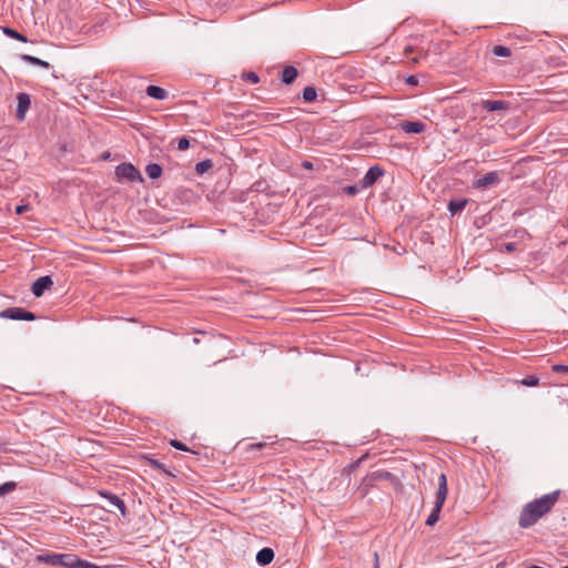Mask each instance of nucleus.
Instances as JSON below:
<instances>
[{"instance_id": "nucleus-1", "label": "nucleus", "mask_w": 568, "mask_h": 568, "mask_svg": "<svg viewBox=\"0 0 568 568\" xmlns=\"http://www.w3.org/2000/svg\"><path fill=\"white\" fill-rule=\"evenodd\" d=\"M560 491L542 495L524 506L520 511L518 524L521 528L534 526L541 517L548 514L558 501Z\"/></svg>"}, {"instance_id": "nucleus-2", "label": "nucleus", "mask_w": 568, "mask_h": 568, "mask_svg": "<svg viewBox=\"0 0 568 568\" xmlns=\"http://www.w3.org/2000/svg\"><path fill=\"white\" fill-rule=\"evenodd\" d=\"M75 556L74 554H42L37 556V561L51 566L74 568Z\"/></svg>"}, {"instance_id": "nucleus-3", "label": "nucleus", "mask_w": 568, "mask_h": 568, "mask_svg": "<svg viewBox=\"0 0 568 568\" xmlns=\"http://www.w3.org/2000/svg\"><path fill=\"white\" fill-rule=\"evenodd\" d=\"M115 175L119 180L143 181L140 171L131 163H122L115 168Z\"/></svg>"}, {"instance_id": "nucleus-4", "label": "nucleus", "mask_w": 568, "mask_h": 568, "mask_svg": "<svg viewBox=\"0 0 568 568\" xmlns=\"http://www.w3.org/2000/svg\"><path fill=\"white\" fill-rule=\"evenodd\" d=\"M0 318H8L13 321H33L36 320V315L22 307H9L0 312Z\"/></svg>"}, {"instance_id": "nucleus-5", "label": "nucleus", "mask_w": 568, "mask_h": 568, "mask_svg": "<svg viewBox=\"0 0 568 568\" xmlns=\"http://www.w3.org/2000/svg\"><path fill=\"white\" fill-rule=\"evenodd\" d=\"M384 173H385V171L381 166H378V165L371 166L362 180V186L363 187L372 186L379 178H382L384 175Z\"/></svg>"}, {"instance_id": "nucleus-6", "label": "nucleus", "mask_w": 568, "mask_h": 568, "mask_svg": "<svg viewBox=\"0 0 568 568\" xmlns=\"http://www.w3.org/2000/svg\"><path fill=\"white\" fill-rule=\"evenodd\" d=\"M17 118L18 120L23 121L26 119V113L31 104L30 95L28 93L21 92L17 95Z\"/></svg>"}, {"instance_id": "nucleus-7", "label": "nucleus", "mask_w": 568, "mask_h": 568, "mask_svg": "<svg viewBox=\"0 0 568 568\" xmlns=\"http://www.w3.org/2000/svg\"><path fill=\"white\" fill-rule=\"evenodd\" d=\"M500 181L498 172H488L487 174L483 175L481 178L477 179L474 182V186L477 189H485L491 185L498 184Z\"/></svg>"}, {"instance_id": "nucleus-8", "label": "nucleus", "mask_w": 568, "mask_h": 568, "mask_svg": "<svg viewBox=\"0 0 568 568\" xmlns=\"http://www.w3.org/2000/svg\"><path fill=\"white\" fill-rule=\"evenodd\" d=\"M480 106L487 112L506 111L510 108V103L503 100H483Z\"/></svg>"}, {"instance_id": "nucleus-9", "label": "nucleus", "mask_w": 568, "mask_h": 568, "mask_svg": "<svg viewBox=\"0 0 568 568\" xmlns=\"http://www.w3.org/2000/svg\"><path fill=\"white\" fill-rule=\"evenodd\" d=\"M52 285L53 282L50 276H41L32 284V294L37 297H40L43 295L44 291L50 288Z\"/></svg>"}, {"instance_id": "nucleus-10", "label": "nucleus", "mask_w": 568, "mask_h": 568, "mask_svg": "<svg viewBox=\"0 0 568 568\" xmlns=\"http://www.w3.org/2000/svg\"><path fill=\"white\" fill-rule=\"evenodd\" d=\"M399 129L408 134H419L426 130V124L422 121H404L399 124Z\"/></svg>"}, {"instance_id": "nucleus-11", "label": "nucleus", "mask_w": 568, "mask_h": 568, "mask_svg": "<svg viewBox=\"0 0 568 568\" xmlns=\"http://www.w3.org/2000/svg\"><path fill=\"white\" fill-rule=\"evenodd\" d=\"M100 494H101V496H103L104 498H106L109 500L111 506L116 507L123 516L125 515V513H126L125 504L119 496L111 494V493H103V491H101Z\"/></svg>"}, {"instance_id": "nucleus-12", "label": "nucleus", "mask_w": 568, "mask_h": 568, "mask_svg": "<svg viewBox=\"0 0 568 568\" xmlns=\"http://www.w3.org/2000/svg\"><path fill=\"white\" fill-rule=\"evenodd\" d=\"M444 503H445V500H440V499L436 498L434 508L426 519V525L434 526L439 520V514H440Z\"/></svg>"}, {"instance_id": "nucleus-13", "label": "nucleus", "mask_w": 568, "mask_h": 568, "mask_svg": "<svg viewBox=\"0 0 568 568\" xmlns=\"http://www.w3.org/2000/svg\"><path fill=\"white\" fill-rule=\"evenodd\" d=\"M274 559V551L271 548H262L256 555V561L262 565H268Z\"/></svg>"}, {"instance_id": "nucleus-14", "label": "nucleus", "mask_w": 568, "mask_h": 568, "mask_svg": "<svg viewBox=\"0 0 568 568\" xmlns=\"http://www.w3.org/2000/svg\"><path fill=\"white\" fill-rule=\"evenodd\" d=\"M145 91L150 98L155 100H165L169 95V92L165 89L158 85H149Z\"/></svg>"}, {"instance_id": "nucleus-15", "label": "nucleus", "mask_w": 568, "mask_h": 568, "mask_svg": "<svg viewBox=\"0 0 568 568\" xmlns=\"http://www.w3.org/2000/svg\"><path fill=\"white\" fill-rule=\"evenodd\" d=\"M467 202L466 199H453L448 203V211L452 215H455L465 209Z\"/></svg>"}, {"instance_id": "nucleus-16", "label": "nucleus", "mask_w": 568, "mask_h": 568, "mask_svg": "<svg viewBox=\"0 0 568 568\" xmlns=\"http://www.w3.org/2000/svg\"><path fill=\"white\" fill-rule=\"evenodd\" d=\"M447 497V478L445 474H440L438 477V488L436 493V498L440 500H446Z\"/></svg>"}, {"instance_id": "nucleus-17", "label": "nucleus", "mask_w": 568, "mask_h": 568, "mask_svg": "<svg viewBox=\"0 0 568 568\" xmlns=\"http://www.w3.org/2000/svg\"><path fill=\"white\" fill-rule=\"evenodd\" d=\"M297 77V70L296 68L288 65L283 70L282 73V81L285 84H291Z\"/></svg>"}, {"instance_id": "nucleus-18", "label": "nucleus", "mask_w": 568, "mask_h": 568, "mask_svg": "<svg viewBox=\"0 0 568 568\" xmlns=\"http://www.w3.org/2000/svg\"><path fill=\"white\" fill-rule=\"evenodd\" d=\"M21 59L24 62H28L30 64L38 65V67H41V68H44V69H49L51 67L49 62H47L44 60H41V59H39L37 57L30 55V54H22Z\"/></svg>"}, {"instance_id": "nucleus-19", "label": "nucleus", "mask_w": 568, "mask_h": 568, "mask_svg": "<svg viewBox=\"0 0 568 568\" xmlns=\"http://www.w3.org/2000/svg\"><path fill=\"white\" fill-rule=\"evenodd\" d=\"M162 168L161 165L156 164V163H151V164H148L146 168H145V173L148 174V176L150 179H158L161 176L162 174Z\"/></svg>"}, {"instance_id": "nucleus-20", "label": "nucleus", "mask_w": 568, "mask_h": 568, "mask_svg": "<svg viewBox=\"0 0 568 568\" xmlns=\"http://www.w3.org/2000/svg\"><path fill=\"white\" fill-rule=\"evenodd\" d=\"M213 166V162L209 159L200 161L195 165V172L200 175L204 174L209 170H211Z\"/></svg>"}, {"instance_id": "nucleus-21", "label": "nucleus", "mask_w": 568, "mask_h": 568, "mask_svg": "<svg viewBox=\"0 0 568 568\" xmlns=\"http://www.w3.org/2000/svg\"><path fill=\"white\" fill-rule=\"evenodd\" d=\"M317 98V92H316V89L313 88V87H306L304 90H303V100L305 102H313L315 101Z\"/></svg>"}, {"instance_id": "nucleus-22", "label": "nucleus", "mask_w": 568, "mask_h": 568, "mask_svg": "<svg viewBox=\"0 0 568 568\" xmlns=\"http://www.w3.org/2000/svg\"><path fill=\"white\" fill-rule=\"evenodd\" d=\"M3 33L7 34L8 37H10V38H12L14 40L21 41V42H27L28 41L26 36H23L22 33L18 32L17 30H13L11 28H4L3 29Z\"/></svg>"}, {"instance_id": "nucleus-23", "label": "nucleus", "mask_w": 568, "mask_h": 568, "mask_svg": "<svg viewBox=\"0 0 568 568\" xmlns=\"http://www.w3.org/2000/svg\"><path fill=\"white\" fill-rule=\"evenodd\" d=\"M493 54L500 58H506L510 55V49L505 45H495L491 50Z\"/></svg>"}, {"instance_id": "nucleus-24", "label": "nucleus", "mask_w": 568, "mask_h": 568, "mask_svg": "<svg viewBox=\"0 0 568 568\" xmlns=\"http://www.w3.org/2000/svg\"><path fill=\"white\" fill-rule=\"evenodd\" d=\"M520 384L527 387H535L539 385V378L535 375H529L521 379Z\"/></svg>"}, {"instance_id": "nucleus-25", "label": "nucleus", "mask_w": 568, "mask_h": 568, "mask_svg": "<svg viewBox=\"0 0 568 568\" xmlns=\"http://www.w3.org/2000/svg\"><path fill=\"white\" fill-rule=\"evenodd\" d=\"M17 487L16 481H7L2 485H0V496H4L11 491H13Z\"/></svg>"}, {"instance_id": "nucleus-26", "label": "nucleus", "mask_w": 568, "mask_h": 568, "mask_svg": "<svg viewBox=\"0 0 568 568\" xmlns=\"http://www.w3.org/2000/svg\"><path fill=\"white\" fill-rule=\"evenodd\" d=\"M74 568H100V567L97 566L95 564L83 560V559L79 558L78 556H75Z\"/></svg>"}, {"instance_id": "nucleus-27", "label": "nucleus", "mask_w": 568, "mask_h": 568, "mask_svg": "<svg viewBox=\"0 0 568 568\" xmlns=\"http://www.w3.org/2000/svg\"><path fill=\"white\" fill-rule=\"evenodd\" d=\"M190 148V140L185 136L179 139L178 149L181 151H185Z\"/></svg>"}, {"instance_id": "nucleus-28", "label": "nucleus", "mask_w": 568, "mask_h": 568, "mask_svg": "<svg viewBox=\"0 0 568 568\" xmlns=\"http://www.w3.org/2000/svg\"><path fill=\"white\" fill-rule=\"evenodd\" d=\"M243 78L252 83H257L260 80L255 72H246L243 74Z\"/></svg>"}, {"instance_id": "nucleus-29", "label": "nucleus", "mask_w": 568, "mask_h": 568, "mask_svg": "<svg viewBox=\"0 0 568 568\" xmlns=\"http://www.w3.org/2000/svg\"><path fill=\"white\" fill-rule=\"evenodd\" d=\"M170 444H171L172 447H174V448H176L179 450H184V452L189 450L187 447L183 443H181V442H179L176 439H172L170 442Z\"/></svg>"}, {"instance_id": "nucleus-30", "label": "nucleus", "mask_w": 568, "mask_h": 568, "mask_svg": "<svg viewBox=\"0 0 568 568\" xmlns=\"http://www.w3.org/2000/svg\"><path fill=\"white\" fill-rule=\"evenodd\" d=\"M552 371L555 373H568V365H560V364L554 365Z\"/></svg>"}, {"instance_id": "nucleus-31", "label": "nucleus", "mask_w": 568, "mask_h": 568, "mask_svg": "<svg viewBox=\"0 0 568 568\" xmlns=\"http://www.w3.org/2000/svg\"><path fill=\"white\" fill-rule=\"evenodd\" d=\"M344 190L348 195H355L358 192V189L355 185H348Z\"/></svg>"}, {"instance_id": "nucleus-32", "label": "nucleus", "mask_w": 568, "mask_h": 568, "mask_svg": "<svg viewBox=\"0 0 568 568\" xmlns=\"http://www.w3.org/2000/svg\"><path fill=\"white\" fill-rule=\"evenodd\" d=\"M515 248H516V244H515V243H513V242H510V243H506V244H505V250H506L507 252H513Z\"/></svg>"}, {"instance_id": "nucleus-33", "label": "nucleus", "mask_w": 568, "mask_h": 568, "mask_svg": "<svg viewBox=\"0 0 568 568\" xmlns=\"http://www.w3.org/2000/svg\"><path fill=\"white\" fill-rule=\"evenodd\" d=\"M151 466L153 468H156V469H163L164 468V466L161 463H159L158 460H151Z\"/></svg>"}, {"instance_id": "nucleus-34", "label": "nucleus", "mask_w": 568, "mask_h": 568, "mask_svg": "<svg viewBox=\"0 0 568 568\" xmlns=\"http://www.w3.org/2000/svg\"><path fill=\"white\" fill-rule=\"evenodd\" d=\"M27 210H28V205H19V206H17L16 211H17L18 214H22Z\"/></svg>"}, {"instance_id": "nucleus-35", "label": "nucleus", "mask_w": 568, "mask_h": 568, "mask_svg": "<svg viewBox=\"0 0 568 568\" xmlns=\"http://www.w3.org/2000/svg\"><path fill=\"white\" fill-rule=\"evenodd\" d=\"M406 82L408 84L415 85V84H417V79L414 75H410V77L407 78Z\"/></svg>"}, {"instance_id": "nucleus-36", "label": "nucleus", "mask_w": 568, "mask_h": 568, "mask_svg": "<svg viewBox=\"0 0 568 568\" xmlns=\"http://www.w3.org/2000/svg\"><path fill=\"white\" fill-rule=\"evenodd\" d=\"M263 446H264L263 443H258V444L252 445L253 448H257V449H261Z\"/></svg>"}, {"instance_id": "nucleus-37", "label": "nucleus", "mask_w": 568, "mask_h": 568, "mask_svg": "<svg viewBox=\"0 0 568 568\" xmlns=\"http://www.w3.org/2000/svg\"><path fill=\"white\" fill-rule=\"evenodd\" d=\"M304 166H305V168H312V164H311L310 162H305V163H304Z\"/></svg>"}, {"instance_id": "nucleus-38", "label": "nucleus", "mask_w": 568, "mask_h": 568, "mask_svg": "<svg viewBox=\"0 0 568 568\" xmlns=\"http://www.w3.org/2000/svg\"><path fill=\"white\" fill-rule=\"evenodd\" d=\"M413 62H418V59L416 57L412 58Z\"/></svg>"}, {"instance_id": "nucleus-39", "label": "nucleus", "mask_w": 568, "mask_h": 568, "mask_svg": "<svg viewBox=\"0 0 568 568\" xmlns=\"http://www.w3.org/2000/svg\"><path fill=\"white\" fill-rule=\"evenodd\" d=\"M375 568H378V565L376 564Z\"/></svg>"}, {"instance_id": "nucleus-40", "label": "nucleus", "mask_w": 568, "mask_h": 568, "mask_svg": "<svg viewBox=\"0 0 568 568\" xmlns=\"http://www.w3.org/2000/svg\"><path fill=\"white\" fill-rule=\"evenodd\" d=\"M561 568H568V566L561 567Z\"/></svg>"}]
</instances>
